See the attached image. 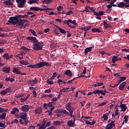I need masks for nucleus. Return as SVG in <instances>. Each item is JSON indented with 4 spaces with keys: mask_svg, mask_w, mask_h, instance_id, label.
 <instances>
[{
    "mask_svg": "<svg viewBox=\"0 0 129 129\" xmlns=\"http://www.w3.org/2000/svg\"><path fill=\"white\" fill-rule=\"evenodd\" d=\"M51 125H52L51 121L47 122L46 120H43L40 124H37V126H39L38 129H46V127H49Z\"/></svg>",
    "mask_w": 129,
    "mask_h": 129,
    "instance_id": "obj_1",
    "label": "nucleus"
},
{
    "mask_svg": "<svg viewBox=\"0 0 129 129\" xmlns=\"http://www.w3.org/2000/svg\"><path fill=\"white\" fill-rule=\"evenodd\" d=\"M44 46V43L42 42L37 41L35 43L33 44V49L36 51H41L43 49Z\"/></svg>",
    "mask_w": 129,
    "mask_h": 129,
    "instance_id": "obj_2",
    "label": "nucleus"
},
{
    "mask_svg": "<svg viewBox=\"0 0 129 129\" xmlns=\"http://www.w3.org/2000/svg\"><path fill=\"white\" fill-rule=\"evenodd\" d=\"M66 108L70 112L71 117H75L73 115V112L74 111V107L71 105V103L69 102L66 105Z\"/></svg>",
    "mask_w": 129,
    "mask_h": 129,
    "instance_id": "obj_3",
    "label": "nucleus"
},
{
    "mask_svg": "<svg viewBox=\"0 0 129 129\" xmlns=\"http://www.w3.org/2000/svg\"><path fill=\"white\" fill-rule=\"evenodd\" d=\"M35 65V68L36 69H39L40 68H42V67H44V66H51V63L44 61V62H39Z\"/></svg>",
    "mask_w": 129,
    "mask_h": 129,
    "instance_id": "obj_4",
    "label": "nucleus"
},
{
    "mask_svg": "<svg viewBox=\"0 0 129 129\" xmlns=\"http://www.w3.org/2000/svg\"><path fill=\"white\" fill-rule=\"evenodd\" d=\"M20 16L16 15L14 17H11L9 18L8 21L9 23L12 24V25H17L19 22V17Z\"/></svg>",
    "mask_w": 129,
    "mask_h": 129,
    "instance_id": "obj_5",
    "label": "nucleus"
},
{
    "mask_svg": "<svg viewBox=\"0 0 129 129\" xmlns=\"http://www.w3.org/2000/svg\"><path fill=\"white\" fill-rule=\"evenodd\" d=\"M16 2L17 3L18 8L22 9L25 7L27 0H16Z\"/></svg>",
    "mask_w": 129,
    "mask_h": 129,
    "instance_id": "obj_6",
    "label": "nucleus"
},
{
    "mask_svg": "<svg viewBox=\"0 0 129 129\" xmlns=\"http://www.w3.org/2000/svg\"><path fill=\"white\" fill-rule=\"evenodd\" d=\"M119 79L118 80V83L116 84V85H114V86H111V85H110V87H111V88H114L115 87H117L122 81H124V80H126V77H120Z\"/></svg>",
    "mask_w": 129,
    "mask_h": 129,
    "instance_id": "obj_7",
    "label": "nucleus"
},
{
    "mask_svg": "<svg viewBox=\"0 0 129 129\" xmlns=\"http://www.w3.org/2000/svg\"><path fill=\"white\" fill-rule=\"evenodd\" d=\"M28 20H22V19H19L18 18V23L16 24V26L17 27H20V28H22V27H23L24 26V25L25 24V23H27Z\"/></svg>",
    "mask_w": 129,
    "mask_h": 129,
    "instance_id": "obj_8",
    "label": "nucleus"
},
{
    "mask_svg": "<svg viewBox=\"0 0 129 129\" xmlns=\"http://www.w3.org/2000/svg\"><path fill=\"white\" fill-rule=\"evenodd\" d=\"M30 11H35V12H38V11H45V13H47L48 12V10L49 9H41L39 7H31L30 8Z\"/></svg>",
    "mask_w": 129,
    "mask_h": 129,
    "instance_id": "obj_9",
    "label": "nucleus"
},
{
    "mask_svg": "<svg viewBox=\"0 0 129 129\" xmlns=\"http://www.w3.org/2000/svg\"><path fill=\"white\" fill-rule=\"evenodd\" d=\"M106 92L107 93H108V92L106 91V90L103 91L102 90L97 89L95 90L94 93H95V94H98L99 95V94H101V95H105V94H106Z\"/></svg>",
    "mask_w": 129,
    "mask_h": 129,
    "instance_id": "obj_10",
    "label": "nucleus"
},
{
    "mask_svg": "<svg viewBox=\"0 0 129 129\" xmlns=\"http://www.w3.org/2000/svg\"><path fill=\"white\" fill-rule=\"evenodd\" d=\"M20 118L23 119V120H26L28 117H27V113L23 112L20 113L19 115Z\"/></svg>",
    "mask_w": 129,
    "mask_h": 129,
    "instance_id": "obj_11",
    "label": "nucleus"
},
{
    "mask_svg": "<svg viewBox=\"0 0 129 129\" xmlns=\"http://www.w3.org/2000/svg\"><path fill=\"white\" fill-rule=\"evenodd\" d=\"M21 109L24 112H28L29 110H30V108H29V105H24L21 106Z\"/></svg>",
    "mask_w": 129,
    "mask_h": 129,
    "instance_id": "obj_12",
    "label": "nucleus"
},
{
    "mask_svg": "<svg viewBox=\"0 0 129 129\" xmlns=\"http://www.w3.org/2000/svg\"><path fill=\"white\" fill-rule=\"evenodd\" d=\"M3 57L6 60H11L13 58V55L12 54L10 55V53H6L3 55Z\"/></svg>",
    "mask_w": 129,
    "mask_h": 129,
    "instance_id": "obj_13",
    "label": "nucleus"
},
{
    "mask_svg": "<svg viewBox=\"0 0 129 129\" xmlns=\"http://www.w3.org/2000/svg\"><path fill=\"white\" fill-rule=\"evenodd\" d=\"M14 3H15V0H8L4 2L5 6H14Z\"/></svg>",
    "mask_w": 129,
    "mask_h": 129,
    "instance_id": "obj_14",
    "label": "nucleus"
},
{
    "mask_svg": "<svg viewBox=\"0 0 129 129\" xmlns=\"http://www.w3.org/2000/svg\"><path fill=\"white\" fill-rule=\"evenodd\" d=\"M27 40H29V41H31L33 43H37L38 42V40L37 38L35 37H31V36H28L27 37Z\"/></svg>",
    "mask_w": 129,
    "mask_h": 129,
    "instance_id": "obj_15",
    "label": "nucleus"
},
{
    "mask_svg": "<svg viewBox=\"0 0 129 129\" xmlns=\"http://www.w3.org/2000/svg\"><path fill=\"white\" fill-rule=\"evenodd\" d=\"M2 71L4 73L9 74V73H10V72H11V67L7 68V67H5L3 68Z\"/></svg>",
    "mask_w": 129,
    "mask_h": 129,
    "instance_id": "obj_16",
    "label": "nucleus"
},
{
    "mask_svg": "<svg viewBox=\"0 0 129 129\" xmlns=\"http://www.w3.org/2000/svg\"><path fill=\"white\" fill-rule=\"evenodd\" d=\"M92 49H94V45H93L90 47L86 48L85 49V55H87V54H88V52H91V51H92Z\"/></svg>",
    "mask_w": 129,
    "mask_h": 129,
    "instance_id": "obj_17",
    "label": "nucleus"
},
{
    "mask_svg": "<svg viewBox=\"0 0 129 129\" xmlns=\"http://www.w3.org/2000/svg\"><path fill=\"white\" fill-rule=\"evenodd\" d=\"M46 106H47L48 107H52L53 106V102H50L48 103H44L43 104V107L45 109H48V107H47Z\"/></svg>",
    "mask_w": 129,
    "mask_h": 129,
    "instance_id": "obj_18",
    "label": "nucleus"
},
{
    "mask_svg": "<svg viewBox=\"0 0 129 129\" xmlns=\"http://www.w3.org/2000/svg\"><path fill=\"white\" fill-rule=\"evenodd\" d=\"M103 26L105 29H111V28H112L111 24H108L107 22L106 21L103 22Z\"/></svg>",
    "mask_w": 129,
    "mask_h": 129,
    "instance_id": "obj_19",
    "label": "nucleus"
},
{
    "mask_svg": "<svg viewBox=\"0 0 129 129\" xmlns=\"http://www.w3.org/2000/svg\"><path fill=\"white\" fill-rule=\"evenodd\" d=\"M38 83V80L37 79H35L33 80L29 81V84H30L31 86H34Z\"/></svg>",
    "mask_w": 129,
    "mask_h": 129,
    "instance_id": "obj_20",
    "label": "nucleus"
},
{
    "mask_svg": "<svg viewBox=\"0 0 129 129\" xmlns=\"http://www.w3.org/2000/svg\"><path fill=\"white\" fill-rule=\"evenodd\" d=\"M122 102H120V107L122 109L121 111H125L126 110V108H127V106L125 105V104H121Z\"/></svg>",
    "mask_w": 129,
    "mask_h": 129,
    "instance_id": "obj_21",
    "label": "nucleus"
},
{
    "mask_svg": "<svg viewBox=\"0 0 129 129\" xmlns=\"http://www.w3.org/2000/svg\"><path fill=\"white\" fill-rule=\"evenodd\" d=\"M64 74L67 76H69V77H72V75H73V74H72V72L70 70H67L65 72Z\"/></svg>",
    "mask_w": 129,
    "mask_h": 129,
    "instance_id": "obj_22",
    "label": "nucleus"
},
{
    "mask_svg": "<svg viewBox=\"0 0 129 129\" xmlns=\"http://www.w3.org/2000/svg\"><path fill=\"white\" fill-rule=\"evenodd\" d=\"M42 108L38 107L35 109V112L36 114H40V113H42Z\"/></svg>",
    "mask_w": 129,
    "mask_h": 129,
    "instance_id": "obj_23",
    "label": "nucleus"
},
{
    "mask_svg": "<svg viewBox=\"0 0 129 129\" xmlns=\"http://www.w3.org/2000/svg\"><path fill=\"white\" fill-rule=\"evenodd\" d=\"M12 72H13V73H15V74H21V72L20 71V70L19 69V68H14L13 70L12 71Z\"/></svg>",
    "mask_w": 129,
    "mask_h": 129,
    "instance_id": "obj_24",
    "label": "nucleus"
},
{
    "mask_svg": "<svg viewBox=\"0 0 129 129\" xmlns=\"http://www.w3.org/2000/svg\"><path fill=\"white\" fill-rule=\"evenodd\" d=\"M31 96L30 95H27L26 97L24 98H21L20 99L21 102H25V101H27L29 98Z\"/></svg>",
    "mask_w": 129,
    "mask_h": 129,
    "instance_id": "obj_25",
    "label": "nucleus"
},
{
    "mask_svg": "<svg viewBox=\"0 0 129 129\" xmlns=\"http://www.w3.org/2000/svg\"><path fill=\"white\" fill-rule=\"evenodd\" d=\"M125 84H126V82H124L122 83L119 86V89L120 90H123V89L124 88V87H125Z\"/></svg>",
    "mask_w": 129,
    "mask_h": 129,
    "instance_id": "obj_26",
    "label": "nucleus"
},
{
    "mask_svg": "<svg viewBox=\"0 0 129 129\" xmlns=\"http://www.w3.org/2000/svg\"><path fill=\"white\" fill-rule=\"evenodd\" d=\"M68 125L70 127H72L74 126V122H73V120H70L68 121Z\"/></svg>",
    "mask_w": 129,
    "mask_h": 129,
    "instance_id": "obj_27",
    "label": "nucleus"
},
{
    "mask_svg": "<svg viewBox=\"0 0 129 129\" xmlns=\"http://www.w3.org/2000/svg\"><path fill=\"white\" fill-rule=\"evenodd\" d=\"M55 27H56V28L58 29L60 33H61V34H66V31H65V30L63 29L62 28H60L59 27H58V26H56V25H55Z\"/></svg>",
    "mask_w": 129,
    "mask_h": 129,
    "instance_id": "obj_28",
    "label": "nucleus"
},
{
    "mask_svg": "<svg viewBox=\"0 0 129 129\" xmlns=\"http://www.w3.org/2000/svg\"><path fill=\"white\" fill-rule=\"evenodd\" d=\"M91 31L93 33H101V30L99 28H92Z\"/></svg>",
    "mask_w": 129,
    "mask_h": 129,
    "instance_id": "obj_29",
    "label": "nucleus"
},
{
    "mask_svg": "<svg viewBox=\"0 0 129 129\" xmlns=\"http://www.w3.org/2000/svg\"><path fill=\"white\" fill-rule=\"evenodd\" d=\"M91 29V26H87V28L85 30L84 34V37H85L86 36V34L87 33V32L89 31Z\"/></svg>",
    "mask_w": 129,
    "mask_h": 129,
    "instance_id": "obj_30",
    "label": "nucleus"
},
{
    "mask_svg": "<svg viewBox=\"0 0 129 129\" xmlns=\"http://www.w3.org/2000/svg\"><path fill=\"white\" fill-rule=\"evenodd\" d=\"M61 123H62V122H61V121L59 120H57V121H53V125H61Z\"/></svg>",
    "mask_w": 129,
    "mask_h": 129,
    "instance_id": "obj_31",
    "label": "nucleus"
},
{
    "mask_svg": "<svg viewBox=\"0 0 129 129\" xmlns=\"http://www.w3.org/2000/svg\"><path fill=\"white\" fill-rule=\"evenodd\" d=\"M20 64L22 65H29V61L25 60H22L20 61Z\"/></svg>",
    "mask_w": 129,
    "mask_h": 129,
    "instance_id": "obj_32",
    "label": "nucleus"
},
{
    "mask_svg": "<svg viewBox=\"0 0 129 129\" xmlns=\"http://www.w3.org/2000/svg\"><path fill=\"white\" fill-rule=\"evenodd\" d=\"M121 5L122 7H123L122 9H123L124 8H129V3H126V2H123V3H121Z\"/></svg>",
    "mask_w": 129,
    "mask_h": 129,
    "instance_id": "obj_33",
    "label": "nucleus"
},
{
    "mask_svg": "<svg viewBox=\"0 0 129 129\" xmlns=\"http://www.w3.org/2000/svg\"><path fill=\"white\" fill-rule=\"evenodd\" d=\"M122 3H123V2H120L117 5L115 4H113V5H112V7H117L118 8H120L122 9L123 6H121Z\"/></svg>",
    "mask_w": 129,
    "mask_h": 129,
    "instance_id": "obj_34",
    "label": "nucleus"
},
{
    "mask_svg": "<svg viewBox=\"0 0 129 129\" xmlns=\"http://www.w3.org/2000/svg\"><path fill=\"white\" fill-rule=\"evenodd\" d=\"M103 15H104V12L103 11H100L98 13L96 12V14H95V16L99 17V16H103Z\"/></svg>",
    "mask_w": 129,
    "mask_h": 129,
    "instance_id": "obj_35",
    "label": "nucleus"
},
{
    "mask_svg": "<svg viewBox=\"0 0 129 129\" xmlns=\"http://www.w3.org/2000/svg\"><path fill=\"white\" fill-rule=\"evenodd\" d=\"M38 0H29L28 2L29 5H32L33 4H37Z\"/></svg>",
    "mask_w": 129,
    "mask_h": 129,
    "instance_id": "obj_36",
    "label": "nucleus"
},
{
    "mask_svg": "<svg viewBox=\"0 0 129 129\" xmlns=\"http://www.w3.org/2000/svg\"><path fill=\"white\" fill-rule=\"evenodd\" d=\"M116 61H117V56L114 55L112 58V63H114L115 62H116Z\"/></svg>",
    "mask_w": 129,
    "mask_h": 129,
    "instance_id": "obj_37",
    "label": "nucleus"
},
{
    "mask_svg": "<svg viewBox=\"0 0 129 129\" xmlns=\"http://www.w3.org/2000/svg\"><path fill=\"white\" fill-rule=\"evenodd\" d=\"M46 83H47V84H49L50 85H53V84H54V81L47 79L46 80Z\"/></svg>",
    "mask_w": 129,
    "mask_h": 129,
    "instance_id": "obj_38",
    "label": "nucleus"
},
{
    "mask_svg": "<svg viewBox=\"0 0 129 129\" xmlns=\"http://www.w3.org/2000/svg\"><path fill=\"white\" fill-rule=\"evenodd\" d=\"M112 127H113V126L112 125H111V124L108 123L106 127H105V128L106 129H112Z\"/></svg>",
    "mask_w": 129,
    "mask_h": 129,
    "instance_id": "obj_39",
    "label": "nucleus"
},
{
    "mask_svg": "<svg viewBox=\"0 0 129 129\" xmlns=\"http://www.w3.org/2000/svg\"><path fill=\"white\" fill-rule=\"evenodd\" d=\"M29 31L33 35V36H35V37H37V34H36V32L35 31V30L30 29Z\"/></svg>",
    "mask_w": 129,
    "mask_h": 129,
    "instance_id": "obj_40",
    "label": "nucleus"
},
{
    "mask_svg": "<svg viewBox=\"0 0 129 129\" xmlns=\"http://www.w3.org/2000/svg\"><path fill=\"white\" fill-rule=\"evenodd\" d=\"M6 115H7V113H3L1 115L0 117H1V118H2V119H5V118H6Z\"/></svg>",
    "mask_w": 129,
    "mask_h": 129,
    "instance_id": "obj_41",
    "label": "nucleus"
},
{
    "mask_svg": "<svg viewBox=\"0 0 129 129\" xmlns=\"http://www.w3.org/2000/svg\"><path fill=\"white\" fill-rule=\"evenodd\" d=\"M124 121H125V123H126L127 121H128V115H125L123 117Z\"/></svg>",
    "mask_w": 129,
    "mask_h": 129,
    "instance_id": "obj_42",
    "label": "nucleus"
},
{
    "mask_svg": "<svg viewBox=\"0 0 129 129\" xmlns=\"http://www.w3.org/2000/svg\"><path fill=\"white\" fill-rule=\"evenodd\" d=\"M87 8H88V9H89V10H90V11H91L92 13H94V15H96V12H95V10L94 9H93V8H90L88 6H87Z\"/></svg>",
    "mask_w": 129,
    "mask_h": 129,
    "instance_id": "obj_43",
    "label": "nucleus"
},
{
    "mask_svg": "<svg viewBox=\"0 0 129 129\" xmlns=\"http://www.w3.org/2000/svg\"><path fill=\"white\" fill-rule=\"evenodd\" d=\"M21 49H22V50H23V51H26V52H28V51H30V49H29V48L25 47V46H22Z\"/></svg>",
    "mask_w": 129,
    "mask_h": 129,
    "instance_id": "obj_44",
    "label": "nucleus"
},
{
    "mask_svg": "<svg viewBox=\"0 0 129 129\" xmlns=\"http://www.w3.org/2000/svg\"><path fill=\"white\" fill-rule=\"evenodd\" d=\"M52 0H43L42 3H44L46 5H49L51 3Z\"/></svg>",
    "mask_w": 129,
    "mask_h": 129,
    "instance_id": "obj_45",
    "label": "nucleus"
},
{
    "mask_svg": "<svg viewBox=\"0 0 129 129\" xmlns=\"http://www.w3.org/2000/svg\"><path fill=\"white\" fill-rule=\"evenodd\" d=\"M62 113L63 114H67V115H70V113H69V112L67 111L66 110H62Z\"/></svg>",
    "mask_w": 129,
    "mask_h": 129,
    "instance_id": "obj_46",
    "label": "nucleus"
},
{
    "mask_svg": "<svg viewBox=\"0 0 129 129\" xmlns=\"http://www.w3.org/2000/svg\"><path fill=\"white\" fill-rule=\"evenodd\" d=\"M103 118H104V120L106 121V120H107V119H108V116L106 115V114H104L103 115Z\"/></svg>",
    "mask_w": 129,
    "mask_h": 129,
    "instance_id": "obj_47",
    "label": "nucleus"
},
{
    "mask_svg": "<svg viewBox=\"0 0 129 129\" xmlns=\"http://www.w3.org/2000/svg\"><path fill=\"white\" fill-rule=\"evenodd\" d=\"M72 24H73V25H74L73 27H75V28H76V27H78V24H77V23H76V20H73Z\"/></svg>",
    "mask_w": 129,
    "mask_h": 129,
    "instance_id": "obj_48",
    "label": "nucleus"
},
{
    "mask_svg": "<svg viewBox=\"0 0 129 129\" xmlns=\"http://www.w3.org/2000/svg\"><path fill=\"white\" fill-rule=\"evenodd\" d=\"M114 122H115V119L114 120H112L111 121L110 123H109L110 124H111V125H112L113 126V127H115V123H114Z\"/></svg>",
    "mask_w": 129,
    "mask_h": 129,
    "instance_id": "obj_49",
    "label": "nucleus"
},
{
    "mask_svg": "<svg viewBox=\"0 0 129 129\" xmlns=\"http://www.w3.org/2000/svg\"><path fill=\"white\" fill-rule=\"evenodd\" d=\"M24 96H25V94H18L16 97L17 98H21V97H24Z\"/></svg>",
    "mask_w": 129,
    "mask_h": 129,
    "instance_id": "obj_50",
    "label": "nucleus"
},
{
    "mask_svg": "<svg viewBox=\"0 0 129 129\" xmlns=\"http://www.w3.org/2000/svg\"><path fill=\"white\" fill-rule=\"evenodd\" d=\"M69 23L70 22H69V21L68 20V22L66 25H67L68 27H69L70 28H72V29H75V26H73V25H70Z\"/></svg>",
    "mask_w": 129,
    "mask_h": 129,
    "instance_id": "obj_51",
    "label": "nucleus"
},
{
    "mask_svg": "<svg viewBox=\"0 0 129 129\" xmlns=\"http://www.w3.org/2000/svg\"><path fill=\"white\" fill-rule=\"evenodd\" d=\"M107 104V102H103L98 105V106H103L104 105H106Z\"/></svg>",
    "mask_w": 129,
    "mask_h": 129,
    "instance_id": "obj_52",
    "label": "nucleus"
},
{
    "mask_svg": "<svg viewBox=\"0 0 129 129\" xmlns=\"http://www.w3.org/2000/svg\"><path fill=\"white\" fill-rule=\"evenodd\" d=\"M22 55L20 54H18L16 55V58H19L20 60H22L24 57L23 56H21Z\"/></svg>",
    "mask_w": 129,
    "mask_h": 129,
    "instance_id": "obj_53",
    "label": "nucleus"
},
{
    "mask_svg": "<svg viewBox=\"0 0 129 129\" xmlns=\"http://www.w3.org/2000/svg\"><path fill=\"white\" fill-rule=\"evenodd\" d=\"M71 14H73V11H70L66 13V16H70Z\"/></svg>",
    "mask_w": 129,
    "mask_h": 129,
    "instance_id": "obj_54",
    "label": "nucleus"
},
{
    "mask_svg": "<svg viewBox=\"0 0 129 129\" xmlns=\"http://www.w3.org/2000/svg\"><path fill=\"white\" fill-rule=\"evenodd\" d=\"M68 89H69V88H67L66 89L65 88L60 90L59 92H61L62 93V92H66V90H68Z\"/></svg>",
    "mask_w": 129,
    "mask_h": 129,
    "instance_id": "obj_55",
    "label": "nucleus"
},
{
    "mask_svg": "<svg viewBox=\"0 0 129 129\" xmlns=\"http://www.w3.org/2000/svg\"><path fill=\"white\" fill-rule=\"evenodd\" d=\"M19 122V120L15 119L13 121H12V124H14V123H18Z\"/></svg>",
    "mask_w": 129,
    "mask_h": 129,
    "instance_id": "obj_56",
    "label": "nucleus"
},
{
    "mask_svg": "<svg viewBox=\"0 0 129 129\" xmlns=\"http://www.w3.org/2000/svg\"><path fill=\"white\" fill-rule=\"evenodd\" d=\"M122 52H125V53H129V49L124 48L121 50Z\"/></svg>",
    "mask_w": 129,
    "mask_h": 129,
    "instance_id": "obj_57",
    "label": "nucleus"
},
{
    "mask_svg": "<svg viewBox=\"0 0 129 129\" xmlns=\"http://www.w3.org/2000/svg\"><path fill=\"white\" fill-rule=\"evenodd\" d=\"M51 89H47L44 91L45 93H51Z\"/></svg>",
    "mask_w": 129,
    "mask_h": 129,
    "instance_id": "obj_58",
    "label": "nucleus"
},
{
    "mask_svg": "<svg viewBox=\"0 0 129 129\" xmlns=\"http://www.w3.org/2000/svg\"><path fill=\"white\" fill-rule=\"evenodd\" d=\"M118 111H119V110H118V109L117 108L115 111V116H116V115H118V113H119Z\"/></svg>",
    "mask_w": 129,
    "mask_h": 129,
    "instance_id": "obj_59",
    "label": "nucleus"
},
{
    "mask_svg": "<svg viewBox=\"0 0 129 129\" xmlns=\"http://www.w3.org/2000/svg\"><path fill=\"white\" fill-rule=\"evenodd\" d=\"M0 127H3V128H5V127H6V124L0 122Z\"/></svg>",
    "mask_w": 129,
    "mask_h": 129,
    "instance_id": "obj_60",
    "label": "nucleus"
},
{
    "mask_svg": "<svg viewBox=\"0 0 129 129\" xmlns=\"http://www.w3.org/2000/svg\"><path fill=\"white\" fill-rule=\"evenodd\" d=\"M33 95H34V97H37V92L36 91H33Z\"/></svg>",
    "mask_w": 129,
    "mask_h": 129,
    "instance_id": "obj_61",
    "label": "nucleus"
},
{
    "mask_svg": "<svg viewBox=\"0 0 129 129\" xmlns=\"http://www.w3.org/2000/svg\"><path fill=\"white\" fill-rule=\"evenodd\" d=\"M0 94H2V95H6L7 93L5 91V90H3L0 92Z\"/></svg>",
    "mask_w": 129,
    "mask_h": 129,
    "instance_id": "obj_62",
    "label": "nucleus"
},
{
    "mask_svg": "<svg viewBox=\"0 0 129 129\" xmlns=\"http://www.w3.org/2000/svg\"><path fill=\"white\" fill-rule=\"evenodd\" d=\"M85 122L86 124H89L90 125H91V122L89 121L88 120H85Z\"/></svg>",
    "mask_w": 129,
    "mask_h": 129,
    "instance_id": "obj_63",
    "label": "nucleus"
},
{
    "mask_svg": "<svg viewBox=\"0 0 129 129\" xmlns=\"http://www.w3.org/2000/svg\"><path fill=\"white\" fill-rule=\"evenodd\" d=\"M50 31V28H46L44 30V33H48V32Z\"/></svg>",
    "mask_w": 129,
    "mask_h": 129,
    "instance_id": "obj_64",
    "label": "nucleus"
}]
</instances>
